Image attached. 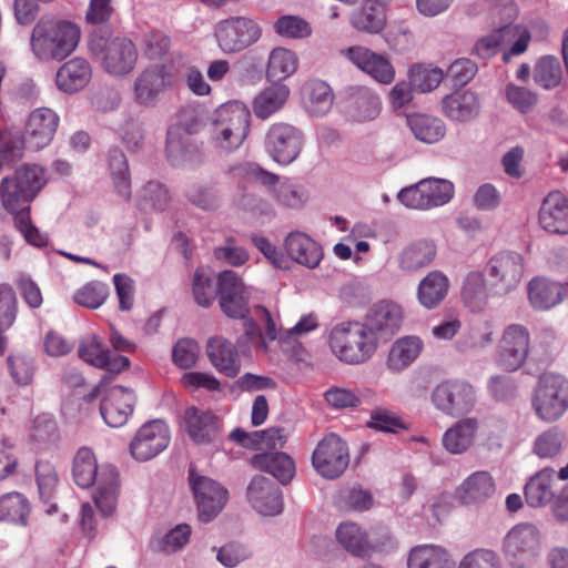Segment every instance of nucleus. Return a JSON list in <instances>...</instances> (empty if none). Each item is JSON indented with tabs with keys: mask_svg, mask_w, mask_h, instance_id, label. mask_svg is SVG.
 Here are the masks:
<instances>
[{
	"mask_svg": "<svg viewBox=\"0 0 568 568\" xmlns=\"http://www.w3.org/2000/svg\"><path fill=\"white\" fill-rule=\"evenodd\" d=\"M305 111L312 116H324L334 102L332 88L322 80H310L302 88Z\"/></svg>",
	"mask_w": 568,
	"mask_h": 568,
	"instance_id": "34",
	"label": "nucleus"
},
{
	"mask_svg": "<svg viewBox=\"0 0 568 568\" xmlns=\"http://www.w3.org/2000/svg\"><path fill=\"white\" fill-rule=\"evenodd\" d=\"M540 537L536 526L531 524H519L511 528L504 541L505 552L514 559L529 561L539 549Z\"/></svg>",
	"mask_w": 568,
	"mask_h": 568,
	"instance_id": "21",
	"label": "nucleus"
},
{
	"mask_svg": "<svg viewBox=\"0 0 568 568\" xmlns=\"http://www.w3.org/2000/svg\"><path fill=\"white\" fill-rule=\"evenodd\" d=\"M296 69L297 58L293 51L281 47L271 51L266 70L271 81L280 83L292 75Z\"/></svg>",
	"mask_w": 568,
	"mask_h": 568,
	"instance_id": "49",
	"label": "nucleus"
},
{
	"mask_svg": "<svg viewBox=\"0 0 568 568\" xmlns=\"http://www.w3.org/2000/svg\"><path fill=\"white\" fill-rule=\"evenodd\" d=\"M529 347L530 335L527 327L520 324L507 326L498 346V365L508 372L517 371L524 365Z\"/></svg>",
	"mask_w": 568,
	"mask_h": 568,
	"instance_id": "15",
	"label": "nucleus"
},
{
	"mask_svg": "<svg viewBox=\"0 0 568 568\" xmlns=\"http://www.w3.org/2000/svg\"><path fill=\"white\" fill-rule=\"evenodd\" d=\"M487 273L493 286L501 293H509L524 277V257L516 252H499L489 260Z\"/></svg>",
	"mask_w": 568,
	"mask_h": 568,
	"instance_id": "16",
	"label": "nucleus"
},
{
	"mask_svg": "<svg viewBox=\"0 0 568 568\" xmlns=\"http://www.w3.org/2000/svg\"><path fill=\"white\" fill-rule=\"evenodd\" d=\"M78 353L79 357L85 363L101 368L106 364L109 349L103 345L99 336L90 335L82 339Z\"/></svg>",
	"mask_w": 568,
	"mask_h": 568,
	"instance_id": "62",
	"label": "nucleus"
},
{
	"mask_svg": "<svg viewBox=\"0 0 568 568\" xmlns=\"http://www.w3.org/2000/svg\"><path fill=\"white\" fill-rule=\"evenodd\" d=\"M532 408L547 423L562 417L568 409V379L558 374L541 375L532 396Z\"/></svg>",
	"mask_w": 568,
	"mask_h": 568,
	"instance_id": "5",
	"label": "nucleus"
},
{
	"mask_svg": "<svg viewBox=\"0 0 568 568\" xmlns=\"http://www.w3.org/2000/svg\"><path fill=\"white\" fill-rule=\"evenodd\" d=\"M312 463L322 477L336 479L348 467V446L336 434H328L317 444L312 455Z\"/></svg>",
	"mask_w": 568,
	"mask_h": 568,
	"instance_id": "10",
	"label": "nucleus"
},
{
	"mask_svg": "<svg viewBox=\"0 0 568 568\" xmlns=\"http://www.w3.org/2000/svg\"><path fill=\"white\" fill-rule=\"evenodd\" d=\"M108 165L115 192L123 199L131 196V174L125 154L119 148L108 152Z\"/></svg>",
	"mask_w": 568,
	"mask_h": 568,
	"instance_id": "45",
	"label": "nucleus"
},
{
	"mask_svg": "<svg viewBox=\"0 0 568 568\" xmlns=\"http://www.w3.org/2000/svg\"><path fill=\"white\" fill-rule=\"evenodd\" d=\"M478 428L479 422L475 417L458 420L444 433V448L454 455L467 452L475 442Z\"/></svg>",
	"mask_w": 568,
	"mask_h": 568,
	"instance_id": "33",
	"label": "nucleus"
},
{
	"mask_svg": "<svg viewBox=\"0 0 568 568\" xmlns=\"http://www.w3.org/2000/svg\"><path fill=\"white\" fill-rule=\"evenodd\" d=\"M165 154L173 166H185L201 162V153L195 139L178 129H168Z\"/></svg>",
	"mask_w": 568,
	"mask_h": 568,
	"instance_id": "26",
	"label": "nucleus"
},
{
	"mask_svg": "<svg viewBox=\"0 0 568 568\" xmlns=\"http://www.w3.org/2000/svg\"><path fill=\"white\" fill-rule=\"evenodd\" d=\"M335 535L342 547L354 557L366 558L379 549L369 541L367 532L352 521L339 524Z\"/></svg>",
	"mask_w": 568,
	"mask_h": 568,
	"instance_id": "32",
	"label": "nucleus"
},
{
	"mask_svg": "<svg viewBox=\"0 0 568 568\" xmlns=\"http://www.w3.org/2000/svg\"><path fill=\"white\" fill-rule=\"evenodd\" d=\"M554 475L552 468H544L528 480L525 498L530 507H541L554 500Z\"/></svg>",
	"mask_w": 568,
	"mask_h": 568,
	"instance_id": "42",
	"label": "nucleus"
},
{
	"mask_svg": "<svg viewBox=\"0 0 568 568\" xmlns=\"http://www.w3.org/2000/svg\"><path fill=\"white\" fill-rule=\"evenodd\" d=\"M79 40L80 29L77 24L54 18H41L33 27L30 44L39 60L61 61L75 50Z\"/></svg>",
	"mask_w": 568,
	"mask_h": 568,
	"instance_id": "2",
	"label": "nucleus"
},
{
	"mask_svg": "<svg viewBox=\"0 0 568 568\" xmlns=\"http://www.w3.org/2000/svg\"><path fill=\"white\" fill-rule=\"evenodd\" d=\"M562 80L559 60L552 55L540 58L534 67V81L545 90L557 88Z\"/></svg>",
	"mask_w": 568,
	"mask_h": 568,
	"instance_id": "54",
	"label": "nucleus"
},
{
	"mask_svg": "<svg viewBox=\"0 0 568 568\" xmlns=\"http://www.w3.org/2000/svg\"><path fill=\"white\" fill-rule=\"evenodd\" d=\"M496 493V484L488 471H475L457 488L456 497L463 505H479Z\"/></svg>",
	"mask_w": 568,
	"mask_h": 568,
	"instance_id": "29",
	"label": "nucleus"
},
{
	"mask_svg": "<svg viewBox=\"0 0 568 568\" xmlns=\"http://www.w3.org/2000/svg\"><path fill=\"white\" fill-rule=\"evenodd\" d=\"M562 443L564 435L557 429L551 428L536 438L534 452L540 458H554L560 453Z\"/></svg>",
	"mask_w": 568,
	"mask_h": 568,
	"instance_id": "63",
	"label": "nucleus"
},
{
	"mask_svg": "<svg viewBox=\"0 0 568 568\" xmlns=\"http://www.w3.org/2000/svg\"><path fill=\"white\" fill-rule=\"evenodd\" d=\"M318 326L317 318L313 314L302 316L301 320L280 337V346L283 352L291 356H298L302 352V344L298 338L314 331Z\"/></svg>",
	"mask_w": 568,
	"mask_h": 568,
	"instance_id": "53",
	"label": "nucleus"
},
{
	"mask_svg": "<svg viewBox=\"0 0 568 568\" xmlns=\"http://www.w3.org/2000/svg\"><path fill=\"white\" fill-rule=\"evenodd\" d=\"M29 514L30 505L22 494L13 491L0 498V520L27 526Z\"/></svg>",
	"mask_w": 568,
	"mask_h": 568,
	"instance_id": "52",
	"label": "nucleus"
},
{
	"mask_svg": "<svg viewBox=\"0 0 568 568\" xmlns=\"http://www.w3.org/2000/svg\"><path fill=\"white\" fill-rule=\"evenodd\" d=\"M343 54L359 70L382 84L395 79V69L388 58L363 45H353L343 50Z\"/></svg>",
	"mask_w": 568,
	"mask_h": 568,
	"instance_id": "19",
	"label": "nucleus"
},
{
	"mask_svg": "<svg viewBox=\"0 0 568 568\" xmlns=\"http://www.w3.org/2000/svg\"><path fill=\"white\" fill-rule=\"evenodd\" d=\"M408 568H453L445 549L433 545L414 547L408 555Z\"/></svg>",
	"mask_w": 568,
	"mask_h": 568,
	"instance_id": "46",
	"label": "nucleus"
},
{
	"mask_svg": "<svg viewBox=\"0 0 568 568\" xmlns=\"http://www.w3.org/2000/svg\"><path fill=\"white\" fill-rule=\"evenodd\" d=\"M565 294V286L542 277L532 278L528 284L529 301L537 310L545 311L556 306Z\"/></svg>",
	"mask_w": 568,
	"mask_h": 568,
	"instance_id": "39",
	"label": "nucleus"
},
{
	"mask_svg": "<svg viewBox=\"0 0 568 568\" xmlns=\"http://www.w3.org/2000/svg\"><path fill=\"white\" fill-rule=\"evenodd\" d=\"M503 23L498 26L490 34L477 41L474 52L481 59H488L495 55L501 42H506L508 34H515L516 28L513 22L517 18V7L510 1L506 0L499 11Z\"/></svg>",
	"mask_w": 568,
	"mask_h": 568,
	"instance_id": "23",
	"label": "nucleus"
},
{
	"mask_svg": "<svg viewBox=\"0 0 568 568\" xmlns=\"http://www.w3.org/2000/svg\"><path fill=\"white\" fill-rule=\"evenodd\" d=\"M252 465L275 477L280 483L287 484L295 475L294 460L285 453L268 452L256 454L251 459Z\"/></svg>",
	"mask_w": 568,
	"mask_h": 568,
	"instance_id": "37",
	"label": "nucleus"
},
{
	"mask_svg": "<svg viewBox=\"0 0 568 568\" xmlns=\"http://www.w3.org/2000/svg\"><path fill=\"white\" fill-rule=\"evenodd\" d=\"M332 353L346 364L367 362L376 352L377 337L363 322L346 321L336 324L328 337Z\"/></svg>",
	"mask_w": 568,
	"mask_h": 568,
	"instance_id": "3",
	"label": "nucleus"
},
{
	"mask_svg": "<svg viewBox=\"0 0 568 568\" xmlns=\"http://www.w3.org/2000/svg\"><path fill=\"white\" fill-rule=\"evenodd\" d=\"M135 395L131 388L114 385L109 388L101 400L100 413L111 427L123 426L132 415Z\"/></svg>",
	"mask_w": 568,
	"mask_h": 568,
	"instance_id": "20",
	"label": "nucleus"
},
{
	"mask_svg": "<svg viewBox=\"0 0 568 568\" xmlns=\"http://www.w3.org/2000/svg\"><path fill=\"white\" fill-rule=\"evenodd\" d=\"M45 170L37 164H23L12 176L0 183V197L8 213H29V203L47 184Z\"/></svg>",
	"mask_w": 568,
	"mask_h": 568,
	"instance_id": "4",
	"label": "nucleus"
},
{
	"mask_svg": "<svg viewBox=\"0 0 568 568\" xmlns=\"http://www.w3.org/2000/svg\"><path fill=\"white\" fill-rule=\"evenodd\" d=\"M435 256L436 247L432 242L416 241L399 253L398 266L404 272H415L430 264Z\"/></svg>",
	"mask_w": 568,
	"mask_h": 568,
	"instance_id": "43",
	"label": "nucleus"
},
{
	"mask_svg": "<svg viewBox=\"0 0 568 568\" xmlns=\"http://www.w3.org/2000/svg\"><path fill=\"white\" fill-rule=\"evenodd\" d=\"M352 26L362 32L378 33L386 24V13L378 0H364L351 17Z\"/></svg>",
	"mask_w": 568,
	"mask_h": 568,
	"instance_id": "40",
	"label": "nucleus"
},
{
	"mask_svg": "<svg viewBox=\"0 0 568 568\" xmlns=\"http://www.w3.org/2000/svg\"><path fill=\"white\" fill-rule=\"evenodd\" d=\"M432 402L445 415L463 416L475 407L476 392L467 382L448 379L433 389Z\"/></svg>",
	"mask_w": 568,
	"mask_h": 568,
	"instance_id": "8",
	"label": "nucleus"
},
{
	"mask_svg": "<svg viewBox=\"0 0 568 568\" xmlns=\"http://www.w3.org/2000/svg\"><path fill=\"white\" fill-rule=\"evenodd\" d=\"M74 483L81 488H90L100 477L98 462L89 447L78 449L72 465Z\"/></svg>",
	"mask_w": 568,
	"mask_h": 568,
	"instance_id": "47",
	"label": "nucleus"
},
{
	"mask_svg": "<svg viewBox=\"0 0 568 568\" xmlns=\"http://www.w3.org/2000/svg\"><path fill=\"white\" fill-rule=\"evenodd\" d=\"M363 323L371 328L377 339L379 337L388 338L400 328L403 323L402 307L394 302L382 301L372 307L366 322Z\"/></svg>",
	"mask_w": 568,
	"mask_h": 568,
	"instance_id": "25",
	"label": "nucleus"
},
{
	"mask_svg": "<svg viewBox=\"0 0 568 568\" xmlns=\"http://www.w3.org/2000/svg\"><path fill=\"white\" fill-rule=\"evenodd\" d=\"M423 341L416 336H405L397 339L390 347L387 366L399 372L410 365L420 354Z\"/></svg>",
	"mask_w": 568,
	"mask_h": 568,
	"instance_id": "44",
	"label": "nucleus"
},
{
	"mask_svg": "<svg viewBox=\"0 0 568 568\" xmlns=\"http://www.w3.org/2000/svg\"><path fill=\"white\" fill-rule=\"evenodd\" d=\"M36 477L40 497L43 500V503L49 504L47 513H55L58 510L57 505L50 504L51 500L54 498L59 481L55 467L50 462L39 460L36 464Z\"/></svg>",
	"mask_w": 568,
	"mask_h": 568,
	"instance_id": "51",
	"label": "nucleus"
},
{
	"mask_svg": "<svg viewBox=\"0 0 568 568\" xmlns=\"http://www.w3.org/2000/svg\"><path fill=\"white\" fill-rule=\"evenodd\" d=\"M183 422L185 432L197 444L212 443L219 436V418L210 412L189 407L184 413Z\"/></svg>",
	"mask_w": 568,
	"mask_h": 568,
	"instance_id": "30",
	"label": "nucleus"
},
{
	"mask_svg": "<svg viewBox=\"0 0 568 568\" xmlns=\"http://www.w3.org/2000/svg\"><path fill=\"white\" fill-rule=\"evenodd\" d=\"M100 49L103 69L113 75L130 73L138 60V51L134 43L128 38H114L104 41L102 38L91 42V50Z\"/></svg>",
	"mask_w": 568,
	"mask_h": 568,
	"instance_id": "12",
	"label": "nucleus"
},
{
	"mask_svg": "<svg viewBox=\"0 0 568 568\" xmlns=\"http://www.w3.org/2000/svg\"><path fill=\"white\" fill-rule=\"evenodd\" d=\"M444 114L456 122H468L480 113L478 95L470 90H456L442 100Z\"/></svg>",
	"mask_w": 568,
	"mask_h": 568,
	"instance_id": "28",
	"label": "nucleus"
},
{
	"mask_svg": "<svg viewBox=\"0 0 568 568\" xmlns=\"http://www.w3.org/2000/svg\"><path fill=\"white\" fill-rule=\"evenodd\" d=\"M454 184L445 179L427 178L399 191L397 199L410 210H432L448 203Z\"/></svg>",
	"mask_w": 568,
	"mask_h": 568,
	"instance_id": "6",
	"label": "nucleus"
},
{
	"mask_svg": "<svg viewBox=\"0 0 568 568\" xmlns=\"http://www.w3.org/2000/svg\"><path fill=\"white\" fill-rule=\"evenodd\" d=\"M192 293L199 306L210 307L219 295V285H215L210 275L197 268L193 275Z\"/></svg>",
	"mask_w": 568,
	"mask_h": 568,
	"instance_id": "58",
	"label": "nucleus"
},
{
	"mask_svg": "<svg viewBox=\"0 0 568 568\" xmlns=\"http://www.w3.org/2000/svg\"><path fill=\"white\" fill-rule=\"evenodd\" d=\"M217 285L221 311L230 318H248L250 292L242 278L233 271H223L217 276Z\"/></svg>",
	"mask_w": 568,
	"mask_h": 568,
	"instance_id": "13",
	"label": "nucleus"
},
{
	"mask_svg": "<svg viewBox=\"0 0 568 568\" xmlns=\"http://www.w3.org/2000/svg\"><path fill=\"white\" fill-rule=\"evenodd\" d=\"M458 568H501V562L494 550L478 548L466 554Z\"/></svg>",
	"mask_w": 568,
	"mask_h": 568,
	"instance_id": "64",
	"label": "nucleus"
},
{
	"mask_svg": "<svg viewBox=\"0 0 568 568\" xmlns=\"http://www.w3.org/2000/svg\"><path fill=\"white\" fill-rule=\"evenodd\" d=\"M407 124L415 138L425 143H436L445 135L444 122L426 114H412L407 116Z\"/></svg>",
	"mask_w": 568,
	"mask_h": 568,
	"instance_id": "48",
	"label": "nucleus"
},
{
	"mask_svg": "<svg viewBox=\"0 0 568 568\" xmlns=\"http://www.w3.org/2000/svg\"><path fill=\"white\" fill-rule=\"evenodd\" d=\"M449 281L440 271L429 272L419 283L417 298L419 303L428 308L437 307L447 296Z\"/></svg>",
	"mask_w": 568,
	"mask_h": 568,
	"instance_id": "41",
	"label": "nucleus"
},
{
	"mask_svg": "<svg viewBox=\"0 0 568 568\" xmlns=\"http://www.w3.org/2000/svg\"><path fill=\"white\" fill-rule=\"evenodd\" d=\"M205 123V113L200 105H185L180 109L175 121L169 129H178L181 133L195 135Z\"/></svg>",
	"mask_w": 568,
	"mask_h": 568,
	"instance_id": "57",
	"label": "nucleus"
},
{
	"mask_svg": "<svg viewBox=\"0 0 568 568\" xmlns=\"http://www.w3.org/2000/svg\"><path fill=\"white\" fill-rule=\"evenodd\" d=\"M275 32L287 39H303L312 33L310 23L298 16H282L274 22Z\"/></svg>",
	"mask_w": 568,
	"mask_h": 568,
	"instance_id": "61",
	"label": "nucleus"
},
{
	"mask_svg": "<svg viewBox=\"0 0 568 568\" xmlns=\"http://www.w3.org/2000/svg\"><path fill=\"white\" fill-rule=\"evenodd\" d=\"M504 97L511 108L523 114L530 112L538 102L537 93L511 82L504 88Z\"/></svg>",
	"mask_w": 568,
	"mask_h": 568,
	"instance_id": "60",
	"label": "nucleus"
},
{
	"mask_svg": "<svg viewBox=\"0 0 568 568\" xmlns=\"http://www.w3.org/2000/svg\"><path fill=\"white\" fill-rule=\"evenodd\" d=\"M251 112L240 101L219 105L211 114L210 142L220 152L239 150L250 133Z\"/></svg>",
	"mask_w": 568,
	"mask_h": 568,
	"instance_id": "1",
	"label": "nucleus"
},
{
	"mask_svg": "<svg viewBox=\"0 0 568 568\" xmlns=\"http://www.w3.org/2000/svg\"><path fill=\"white\" fill-rule=\"evenodd\" d=\"M304 143L303 132L285 122L273 123L266 131L264 146L278 164L287 165L297 159Z\"/></svg>",
	"mask_w": 568,
	"mask_h": 568,
	"instance_id": "9",
	"label": "nucleus"
},
{
	"mask_svg": "<svg viewBox=\"0 0 568 568\" xmlns=\"http://www.w3.org/2000/svg\"><path fill=\"white\" fill-rule=\"evenodd\" d=\"M23 155L20 131L13 128L0 129V171L4 165L17 162Z\"/></svg>",
	"mask_w": 568,
	"mask_h": 568,
	"instance_id": "56",
	"label": "nucleus"
},
{
	"mask_svg": "<svg viewBox=\"0 0 568 568\" xmlns=\"http://www.w3.org/2000/svg\"><path fill=\"white\" fill-rule=\"evenodd\" d=\"M381 99L369 88L353 87L351 88L347 99V108L349 115L356 121L374 120L381 112Z\"/></svg>",
	"mask_w": 568,
	"mask_h": 568,
	"instance_id": "35",
	"label": "nucleus"
},
{
	"mask_svg": "<svg viewBox=\"0 0 568 568\" xmlns=\"http://www.w3.org/2000/svg\"><path fill=\"white\" fill-rule=\"evenodd\" d=\"M219 48L224 53H236L245 50L262 36L260 23L248 17L236 16L221 20L214 30Z\"/></svg>",
	"mask_w": 568,
	"mask_h": 568,
	"instance_id": "7",
	"label": "nucleus"
},
{
	"mask_svg": "<svg viewBox=\"0 0 568 568\" xmlns=\"http://www.w3.org/2000/svg\"><path fill=\"white\" fill-rule=\"evenodd\" d=\"M462 297L470 308L481 307L487 298L485 278L479 272H471L465 278Z\"/></svg>",
	"mask_w": 568,
	"mask_h": 568,
	"instance_id": "59",
	"label": "nucleus"
},
{
	"mask_svg": "<svg viewBox=\"0 0 568 568\" xmlns=\"http://www.w3.org/2000/svg\"><path fill=\"white\" fill-rule=\"evenodd\" d=\"M169 443L170 432L168 425L156 419L145 423L140 427L130 444V452L136 460L145 462L164 450Z\"/></svg>",
	"mask_w": 568,
	"mask_h": 568,
	"instance_id": "18",
	"label": "nucleus"
},
{
	"mask_svg": "<svg viewBox=\"0 0 568 568\" xmlns=\"http://www.w3.org/2000/svg\"><path fill=\"white\" fill-rule=\"evenodd\" d=\"M206 354L212 365L227 377H235L241 371V357L237 347L223 336L210 337Z\"/></svg>",
	"mask_w": 568,
	"mask_h": 568,
	"instance_id": "27",
	"label": "nucleus"
},
{
	"mask_svg": "<svg viewBox=\"0 0 568 568\" xmlns=\"http://www.w3.org/2000/svg\"><path fill=\"white\" fill-rule=\"evenodd\" d=\"M91 75L90 63L85 59L74 58L58 69L55 84L60 91L72 94L85 88Z\"/></svg>",
	"mask_w": 568,
	"mask_h": 568,
	"instance_id": "31",
	"label": "nucleus"
},
{
	"mask_svg": "<svg viewBox=\"0 0 568 568\" xmlns=\"http://www.w3.org/2000/svg\"><path fill=\"white\" fill-rule=\"evenodd\" d=\"M189 480L200 520L211 521L224 508L229 498L227 489L212 478L197 475L193 469H190Z\"/></svg>",
	"mask_w": 568,
	"mask_h": 568,
	"instance_id": "11",
	"label": "nucleus"
},
{
	"mask_svg": "<svg viewBox=\"0 0 568 568\" xmlns=\"http://www.w3.org/2000/svg\"><path fill=\"white\" fill-rule=\"evenodd\" d=\"M247 498L252 507L262 515L274 516L283 509L281 489L264 476H255L251 480Z\"/></svg>",
	"mask_w": 568,
	"mask_h": 568,
	"instance_id": "22",
	"label": "nucleus"
},
{
	"mask_svg": "<svg viewBox=\"0 0 568 568\" xmlns=\"http://www.w3.org/2000/svg\"><path fill=\"white\" fill-rule=\"evenodd\" d=\"M173 87V74L164 64L143 69L133 83V99L142 106H154L160 97Z\"/></svg>",
	"mask_w": 568,
	"mask_h": 568,
	"instance_id": "14",
	"label": "nucleus"
},
{
	"mask_svg": "<svg viewBox=\"0 0 568 568\" xmlns=\"http://www.w3.org/2000/svg\"><path fill=\"white\" fill-rule=\"evenodd\" d=\"M286 256L307 268H315L323 258L322 246L307 234L294 231L284 239Z\"/></svg>",
	"mask_w": 568,
	"mask_h": 568,
	"instance_id": "24",
	"label": "nucleus"
},
{
	"mask_svg": "<svg viewBox=\"0 0 568 568\" xmlns=\"http://www.w3.org/2000/svg\"><path fill=\"white\" fill-rule=\"evenodd\" d=\"M494 324L488 320H480L469 326L467 332L459 341V348L478 349L484 348L493 343Z\"/></svg>",
	"mask_w": 568,
	"mask_h": 568,
	"instance_id": "55",
	"label": "nucleus"
},
{
	"mask_svg": "<svg viewBox=\"0 0 568 568\" xmlns=\"http://www.w3.org/2000/svg\"><path fill=\"white\" fill-rule=\"evenodd\" d=\"M290 89L282 83H274L260 91L252 102L254 115L260 120H267L284 108L288 98Z\"/></svg>",
	"mask_w": 568,
	"mask_h": 568,
	"instance_id": "36",
	"label": "nucleus"
},
{
	"mask_svg": "<svg viewBox=\"0 0 568 568\" xmlns=\"http://www.w3.org/2000/svg\"><path fill=\"white\" fill-rule=\"evenodd\" d=\"M59 120V115L52 109L33 110L27 119L23 134L20 132L23 150L27 148L39 151L49 145L58 129Z\"/></svg>",
	"mask_w": 568,
	"mask_h": 568,
	"instance_id": "17",
	"label": "nucleus"
},
{
	"mask_svg": "<svg viewBox=\"0 0 568 568\" xmlns=\"http://www.w3.org/2000/svg\"><path fill=\"white\" fill-rule=\"evenodd\" d=\"M119 495V474L114 467H104L98 479L94 504L103 516L113 514Z\"/></svg>",
	"mask_w": 568,
	"mask_h": 568,
	"instance_id": "38",
	"label": "nucleus"
},
{
	"mask_svg": "<svg viewBox=\"0 0 568 568\" xmlns=\"http://www.w3.org/2000/svg\"><path fill=\"white\" fill-rule=\"evenodd\" d=\"M170 200L168 189L158 181L146 182L136 194L138 209L141 211H165Z\"/></svg>",
	"mask_w": 568,
	"mask_h": 568,
	"instance_id": "50",
	"label": "nucleus"
}]
</instances>
